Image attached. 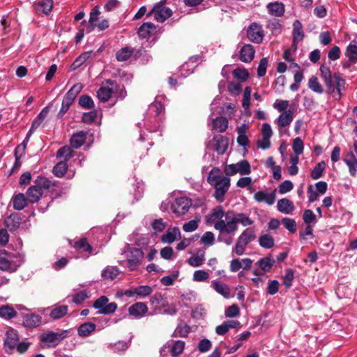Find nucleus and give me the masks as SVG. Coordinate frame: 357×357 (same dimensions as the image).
I'll return each instance as SVG.
<instances>
[{"label":"nucleus","mask_w":357,"mask_h":357,"mask_svg":"<svg viewBox=\"0 0 357 357\" xmlns=\"http://www.w3.org/2000/svg\"><path fill=\"white\" fill-rule=\"evenodd\" d=\"M230 178L222 174L218 167H213L207 177V182L214 188L213 197L220 203L225 201V194L230 187Z\"/></svg>","instance_id":"1"},{"label":"nucleus","mask_w":357,"mask_h":357,"mask_svg":"<svg viewBox=\"0 0 357 357\" xmlns=\"http://www.w3.org/2000/svg\"><path fill=\"white\" fill-rule=\"evenodd\" d=\"M321 77L326 88V93L333 94L335 91L337 93V99L342 97V91L344 90L346 81L340 73H331V69L326 65H321L320 68Z\"/></svg>","instance_id":"2"},{"label":"nucleus","mask_w":357,"mask_h":357,"mask_svg":"<svg viewBox=\"0 0 357 357\" xmlns=\"http://www.w3.org/2000/svg\"><path fill=\"white\" fill-rule=\"evenodd\" d=\"M214 228L219 232L218 241L223 243L227 245H230L233 243V235L236 230L226 219L215 222Z\"/></svg>","instance_id":"3"},{"label":"nucleus","mask_w":357,"mask_h":357,"mask_svg":"<svg viewBox=\"0 0 357 357\" xmlns=\"http://www.w3.org/2000/svg\"><path fill=\"white\" fill-rule=\"evenodd\" d=\"M256 231L253 227H248L244 229L238 237L232 252L238 256L243 255L246 250L247 245L255 240Z\"/></svg>","instance_id":"4"},{"label":"nucleus","mask_w":357,"mask_h":357,"mask_svg":"<svg viewBox=\"0 0 357 357\" xmlns=\"http://www.w3.org/2000/svg\"><path fill=\"white\" fill-rule=\"evenodd\" d=\"M151 305L154 306L155 311H159L162 314L168 315H174L176 314L175 305H169L165 296L161 293H156L153 295L149 300Z\"/></svg>","instance_id":"5"},{"label":"nucleus","mask_w":357,"mask_h":357,"mask_svg":"<svg viewBox=\"0 0 357 357\" xmlns=\"http://www.w3.org/2000/svg\"><path fill=\"white\" fill-rule=\"evenodd\" d=\"M127 267L130 271H135L142 264L144 253L140 248H132L127 244L126 249L124 251Z\"/></svg>","instance_id":"6"},{"label":"nucleus","mask_w":357,"mask_h":357,"mask_svg":"<svg viewBox=\"0 0 357 357\" xmlns=\"http://www.w3.org/2000/svg\"><path fill=\"white\" fill-rule=\"evenodd\" d=\"M225 219L227 220L237 231L238 224H241L243 227L252 225L254 221L243 213H236L234 211H227L225 213Z\"/></svg>","instance_id":"7"},{"label":"nucleus","mask_w":357,"mask_h":357,"mask_svg":"<svg viewBox=\"0 0 357 357\" xmlns=\"http://www.w3.org/2000/svg\"><path fill=\"white\" fill-rule=\"evenodd\" d=\"M109 299L105 296L98 298L93 304V307L98 310L101 314H113L117 309V305L114 302L108 303Z\"/></svg>","instance_id":"8"},{"label":"nucleus","mask_w":357,"mask_h":357,"mask_svg":"<svg viewBox=\"0 0 357 357\" xmlns=\"http://www.w3.org/2000/svg\"><path fill=\"white\" fill-rule=\"evenodd\" d=\"M68 335L67 330H63L59 333L49 331L43 333L40 336V340L43 342L49 344V347H56Z\"/></svg>","instance_id":"9"},{"label":"nucleus","mask_w":357,"mask_h":357,"mask_svg":"<svg viewBox=\"0 0 357 357\" xmlns=\"http://www.w3.org/2000/svg\"><path fill=\"white\" fill-rule=\"evenodd\" d=\"M191 206L192 200L186 197H177L174 202L171 204L172 212L178 217L185 214Z\"/></svg>","instance_id":"10"},{"label":"nucleus","mask_w":357,"mask_h":357,"mask_svg":"<svg viewBox=\"0 0 357 357\" xmlns=\"http://www.w3.org/2000/svg\"><path fill=\"white\" fill-rule=\"evenodd\" d=\"M152 15H154V19L157 22H164L167 19L172 16V11L169 8L159 6L158 3H157L147 14V16L149 17Z\"/></svg>","instance_id":"11"},{"label":"nucleus","mask_w":357,"mask_h":357,"mask_svg":"<svg viewBox=\"0 0 357 357\" xmlns=\"http://www.w3.org/2000/svg\"><path fill=\"white\" fill-rule=\"evenodd\" d=\"M247 36L254 43H261L264 36L262 26L256 22L252 23L248 28Z\"/></svg>","instance_id":"12"},{"label":"nucleus","mask_w":357,"mask_h":357,"mask_svg":"<svg viewBox=\"0 0 357 357\" xmlns=\"http://www.w3.org/2000/svg\"><path fill=\"white\" fill-rule=\"evenodd\" d=\"M17 266L10 260V254L6 250H0V270L14 273Z\"/></svg>","instance_id":"13"},{"label":"nucleus","mask_w":357,"mask_h":357,"mask_svg":"<svg viewBox=\"0 0 357 357\" xmlns=\"http://www.w3.org/2000/svg\"><path fill=\"white\" fill-rule=\"evenodd\" d=\"M149 308L146 303L137 302L128 307V314L135 319L144 317L148 312Z\"/></svg>","instance_id":"14"},{"label":"nucleus","mask_w":357,"mask_h":357,"mask_svg":"<svg viewBox=\"0 0 357 357\" xmlns=\"http://www.w3.org/2000/svg\"><path fill=\"white\" fill-rule=\"evenodd\" d=\"M225 211L222 206H217L212 208L210 213L205 216V220L207 224H215V222L223 220L222 218L225 216Z\"/></svg>","instance_id":"15"},{"label":"nucleus","mask_w":357,"mask_h":357,"mask_svg":"<svg viewBox=\"0 0 357 357\" xmlns=\"http://www.w3.org/2000/svg\"><path fill=\"white\" fill-rule=\"evenodd\" d=\"M18 341L19 337L16 331L11 330L8 331L4 340V348L6 351L10 353L16 347Z\"/></svg>","instance_id":"16"},{"label":"nucleus","mask_w":357,"mask_h":357,"mask_svg":"<svg viewBox=\"0 0 357 357\" xmlns=\"http://www.w3.org/2000/svg\"><path fill=\"white\" fill-rule=\"evenodd\" d=\"M50 311V317L54 319H59L66 316L68 311V307L67 305H54L47 309Z\"/></svg>","instance_id":"17"},{"label":"nucleus","mask_w":357,"mask_h":357,"mask_svg":"<svg viewBox=\"0 0 357 357\" xmlns=\"http://www.w3.org/2000/svg\"><path fill=\"white\" fill-rule=\"evenodd\" d=\"M275 190L271 193L264 191H258L255 195V199L258 202H265L268 205H273L275 201Z\"/></svg>","instance_id":"18"},{"label":"nucleus","mask_w":357,"mask_h":357,"mask_svg":"<svg viewBox=\"0 0 357 357\" xmlns=\"http://www.w3.org/2000/svg\"><path fill=\"white\" fill-rule=\"evenodd\" d=\"M21 217L19 214L13 213L7 217L4 220L5 226L10 231L17 230L21 225Z\"/></svg>","instance_id":"19"},{"label":"nucleus","mask_w":357,"mask_h":357,"mask_svg":"<svg viewBox=\"0 0 357 357\" xmlns=\"http://www.w3.org/2000/svg\"><path fill=\"white\" fill-rule=\"evenodd\" d=\"M293 45L296 48L297 43L304 38L302 24L299 20H295L293 24Z\"/></svg>","instance_id":"20"},{"label":"nucleus","mask_w":357,"mask_h":357,"mask_svg":"<svg viewBox=\"0 0 357 357\" xmlns=\"http://www.w3.org/2000/svg\"><path fill=\"white\" fill-rule=\"evenodd\" d=\"M255 53V51L252 45H245L240 51V60L245 63L250 62L254 59Z\"/></svg>","instance_id":"21"},{"label":"nucleus","mask_w":357,"mask_h":357,"mask_svg":"<svg viewBox=\"0 0 357 357\" xmlns=\"http://www.w3.org/2000/svg\"><path fill=\"white\" fill-rule=\"evenodd\" d=\"M277 208L280 212L284 214H289L294 211L295 207L291 200L287 198H282L278 202Z\"/></svg>","instance_id":"22"},{"label":"nucleus","mask_w":357,"mask_h":357,"mask_svg":"<svg viewBox=\"0 0 357 357\" xmlns=\"http://www.w3.org/2000/svg\"><path fill=\"white\" fill-rule=\"evenodd\" d=\"M215 150L219 155L224 154L228 148V140L222 135H216L213 137Z\"/></svg>","instance_id":"23"},{"label":"nucleus","mask_w":357,"mask_h":357,"mask_svg":"<svg viewBox=\"0 0 357 357\" xmlns=\"http://www.w3.org/2000/svg\"><path fill=\"white\" fill-rule=\"evenodd\" d=\"M41 317L36 314H27L23 317V325L27 328H36L41 324Z\"/></svg>","instance_id":"24"},{"label":"nucleus","mask_w":357,"mask_h":357,"mask_svg":"<svg viewBox=\"0 0 357 357\" xmlns=\"http://www.w3.org/2000/svg\"><path fill=\"white\" fill-rule=\"evenodd\" d=\"M293 119V112L291 109H288L282 112L275 120V122L280 128H284L289 126Z\"/></svg>","instance_id":"25"},{"label":"nucleus","mask_w":357,"mask_h":357,"mask_svg":"<svg viewBox=\"0 0 357 357\" xmlns=\"http://www.w3.org/2000/svg\"><path fill=\"white\" fill-rule=\"evenodd\" d=\"M43 193V191L40 190L38 186L33 185L28 188L26 195L29 202L36 203L40 200Z\"/></svg>","instance_id":"26"},{"label":"nucleus","mask_w":357,"mask_h":357,"mask_svg":"<svg viewBox=\"0 0 357 357\" xmlns=\"http://www.w3.org/2000/svg\"><path fill=\"white\" fill-rule=\"evenodd\" d=\"M211 286L216 292L221 294L225 298H229L230 288L227 284L217 280H213L211 282Z\"/></svg>","instance_id":"27"},{"label":"nucleus","mask_w":357,"mask_h":357,"mask_svg":"<svg viewBox=\"0 0 357 357\" xmlns=\"http://www.w3.org/2000/svg\"><path fill=\"white\" fill-rule=\"evenodd\" d=\"M344 162L349 167V174L353 177L357 175V159L352 152H350L344 159Z\"/></svg>","instance_id":"28"},{"label":"nucleus","mask_w":357,"mask_h":357,"mask_svg":"<svg viewBox=\"0 0 357 357\" xmlns=\"http://www.w3.org/2000/svg\"><path fill=\"white\" fill-rule=\"evenodd\" d=\"M177 236L181 237V232L178 227H174L172 229H169L166 233L162 235L161 240L163 243H172L176 240Z\"/></svg>","instance_id":"29"},{"label":"nucleus","mask_w":357,"mask_h":357,"mask_svg":"<svg viewBox=\"0 0 357 357\" xmlns=\"http://www.w3.org/2000/svg\"><path fill=\"white\" fill-rule=\"evenodd\" d=\"M86 139V135L84 131L73 134L70 140V145L74 149H78L84 144Z\"/></svg>","instance_id":"30"},{"label":"nucleus","mask_w":357,"mask_h":357,"mask_svg":"<svg viewBox=\"0 0 357 357\" xmlns=\"http://www.w3.org/2000/svg\"><path fill=\"white\" fill-rule=\"evenodd\" d=\"M270 13L276 17H281L284 13V5L282 2L275 1L268 4Z\"/></svg>","instance_id":"31"},{"label":"nucleus","mask_w":357,"mask_h":357,"mask_svg":"<svg viewBox=\"0 0 357 357\" xmlns=\"http://www.w3.org/2000/svg\"><path fill=\"white\" fill-rule=\"evenodd\" d=\"M119 273L120 271L116 266H107L102 270L101 277L105 280H112L119 275Z\"/></svg>","instance_id":"32"},{"label":"nucleus","mask_w":357,"mask_h":357,"mask_svg":"<svg viewBox=\"0 0 357 357\" xmlns=\"http://www.w3.org/2000/svg\"><path fill=\"white\" fill-rule=\"evenodd\" d=\"M27 197L23 193H18L13 198L14 209L21 211L27 206Z\"/></svg>","instance_id":"33"},{"label":"nucleus","mask_w":357,"mask_h":357,"mask_svg":"<svg viewBox=\"0 0 357 357\" xmlns=\"http://www.w3.org/2000/svg\"><path fill=\"white\" fill-rule=\"evenodd\" d=\"M155 29V26L152 22H145L138 29V36L142 38H149L151 31Z\"/></svg>","instance_id":"34"},{"label":"nucleus","mask_w":357,"mask_h":357,"mask_svg":"<svg viewBox=\"0 0 357 357\" xmlns=\"http://www.w3.org/2000/svg\"><path fill=\"white\" fill-rule=\"evenodd\" d=\"M114 93V89L106 86H101L97 91V96L100 101L105 102L109 100L112 94Z\"/></svg>","instance_id":"35"},{"label":"nucleus","mask_w":357,"mask_h":357,"mask_svg":"<svg viewBox=\"0 0 357 357\" xmlns=\"http://www.w3.org/2000/svg\"><path fill=\"white\" fill-rule=\"evenodd\" d=\"M96 329V324L92 322H86L79 326L77 333L80 337H87Z\"/></svg>","instance_id":"36"},{"label":"nucleus","mask_w":357,"mask_h":357,"mask_svg":"<svg viewBox=\"0 0 357 357\" xmlns=\"http://www.w3.org/2000/svg\"><path fill=\"white\" fill-rule=\"evenodd\" d=\"M204 260V252L199 250L195 255L188 259V263L193 267H198L202 265Z\"/></svg>","instance_id":"37"},{"label":"nucleus","mask_w":357,"mask_h":357,"mask_svg":"<svg viewBox=\"0 0 357 357\" xmlns=\"http://www.w3.org/2000/svg\"><path fill=\"white\" fill-rule=\"evenodd\" d=\"M213 129L220 132H224L228 128V121L225 117H217L213 121Z\"/></svg>","instance_id":"38"},{"label":"nucleus","mask_w":357,"mask_h":357,"mask_svg":"<svg viewBox=\"0 0 357 357\" xmlns=\"http://www.w3.org/2000/svg\"><path fill=\"white\" fill-rule=\"evenodd\" d=\"M134 53V50L130 47H125L120 49L116 53V58L118 61H127Z\"/></svg>","instance_id":"39"},{"label":"nucleus","mask_w":357,"mask_h":357,"mask_svg":"<svg viewBox=\"0 0 357 357\" xmlns=\"http://www.w3.org/2000/svg\"><path fill=\"white\" fill-rule=\"evenodd\" d=\"M326 165L324 161L318 162L316 166L313 168L310 173V177L313 180H317L322 177L323 173L326 169Z\"/></svg>","instance_id":"40"},{"label":"nucleus","mask_w":357,"mask_h":357,"mask_svg":"<svg viewBox=\"0 0 357 357\" xmlns=\"http://www.w3.org/2000/svg\"><path fill=\"white\" fill-rule=\"evenodd\" d=\"M17 315V312L8 305L0 306V317L5 319H10Z\"/></svg>","instance_id":"41"},{"label":"nucleus","mask_w":357,"mask_h":357,"mask_svg":"<svg viewBox=\"0 0 357 357\" xmlns=\"http://www.w3.org/2000/svg\"><path fill=\"white\" fill-rule=\"evenodd\" d=\"M91 52H85L75 59L71 64L70 70L73 71L79 68L91 56Z\"/></svg>","instance_id":"42"},{"label":"nucleus","mask_w":357,"mask_h":357,"mask_svg":"<svg viewBox=\"0 0 357 357\" xmlns=\"http://www.w3.org/2000/svg\"><path fill=\"white\" fill-rule=\"evenodd\" d=\"M275 262V261L274 259L269 257H266L259 259L257 262V264L259 265L260 268L264 272H268L271 269L272 266L274 265Z\"/></svg>","instance_id":"43"},{"label":"nucleus","mask_w":357,"mask_h":357,"mask_svg":"<svg viewBox=\"0 0 357 357\" xmlns=\"http://www.w3.org/2000/svg\"><path fill=\"white\" fill-rule=\"evenodd\" d=\"M34 185L38 186V188L43 191V190L50 189L54 185L49 178L43 176H38L34 182Z\"/></svg>","instance_id":"44"},{"label":"nucleus","mask_w":357,"mask_h":357,"mask_svg":"<svg viewBox=\"0 0 357 357\" xmlns=\"http://www.w3.org/2000/svg\"><path fill=\"white\" fill-rule=\"evenodd\" d=\"M308 87L314 93L321 94L324 93V88L319 83L316 76H312L308 81Z\"/></svg>","instance_id":"45"},{"label":"nucleus","mask_w":357,"mask_h":357,"mask_svg":"<svg viewBox=\"0 0 357 357\" xmlns=\"http://www.w3.org/2000/svg\"><path fill=\"white\" fill-rule=\"evenodd\" d=\"M82 89L83 85L81 83H77L71 87V89L67 92L64 98L73 102L77 96L81 92Z\"/></svg>","instance_id":"46"},{"label":"nucleus","mask_w":357,"mask_h":357,"mask_svg":"<svg viewBox=\"0 0 357 357\" xmlns=\"http://www.w3.org/2000/svg\"><path fill=\"white\" fill-rule=\"evenodd\" d=\"M134 293L139 298H144L151 295L153 292V289L149 285H142L134 287Z\"/></svg>","instance_id":"47"},{"label":"nucleus","mask_w":357,"mask_h":357,"mask_svg":"<svg viewBox=\"0 0 357 357\" xmlns=\"http://www.w3.org/2000/svg\"><path fill=\"white\" fill-rule=\"evenodd\" d=\"M68 169L66 161L58 162L53 168L52 172L56 177H62L65 175Z\"/></svg>","instance_id":"48"},{"label":"nucleus","mask_w":357,"mask_h":357,"mask_svg":"<svg viewBox=\"0 0 357 357\" xmlns=\"http://www.w3.org/2000/svg\"><path fill=\"white\" fill-rule=\"evenodd\" d=\"M74 248L77 250H82L84 252H87L88 253H91L92 247L88 243L86 238H82L75 243Z\"/></svg>","instance_id":"49"},{"label":"nucleus","mask_w":357,"mask_h":357,"mask_svg":"<svg viewBox=\"0 0 357 357\" xmlns=\"http://www.w3.org/2000/svg\"><path fill=\"white\" fill-rule=\"evenodd\" d=\"M345 56L351 62L357 63V45L350 43L346 49Z\"/></svg>","instance_id":"50"},{"label":"nucleus","mask_w":357,"mask_h":357,"mask_svg":"<svg viewBox=\"0 0 357 357\" xmlns=\"http://www.w3.org/2000/svg\"><path fill=\"white\" fill-rule=\"evenodd\" d=\"M259 243L261 247L269 249L274 245V239L269 234H263L259 238Z\"/></svg>","instance_id":"51"},{"label":"nucleus","mask_w":357,"mask_h":357,"mask_svg":"<svg viewBox=\"0 0 357 357\" xmlns=\"http://www.w3.org/2000/svg\"><path fill=\"white\" fill-rule=\"evenodd\" d=\"M237 173L241 175L249 174L251 172V167L250 163L247 160H241L235 164Z\"/></svg>","instance_id":"52"},{"label":"nucleus","mask_w":357,"mask_h":357,"mask_svg":"<svg viewBox=\"0 0 357 357\" xmlns=\"http://www.w3.org/2000/svg\"><path fill=\"white\" fill-rule=\"evenodd\" d=\"M105 84L112 86V88L114 89V92L118 93V96L121 98H125L126 96V91L124 89V86H122L121 87L116 83L115 81L108 79L105 80Z\"/></svg>","instance_id":"53"},{"label":"nucleus","mask_w":357,"mask_h":357,"mask_svg":"<svg viewBox=\"0 0 357 357\" xmlns=\"http://www.w3.org/2000/svg\"><path fill=\"white\" fill-rule=\"evenodd\" d=\"M79 105L84 109H92L94 107V102L91 97L88 95H82L79 98Z\"/></svg>","instance_id":"54"},{"label":"nucleus","mask_w":357,"mask_h":357,"mask_svg":"<svg viewBox=\"0 0 357 357\" xmlns=\"http://www.w3.org/2000/svg\"><path fill=\"white\" fill-rule=\"evenodd\" d=\"M266 26L271 31L273 34L278 35L281 32L282 24L279 22L278 20L273 19L269 20Z\"/></svg>","instance_id":"55"},{"label":"nucleus","mask_w":357,"mask_h":357,"mask_svg":"<svg viewBox=\"0 0 357 357\" xmlns=\"http://www.w3.org/2000/svg\"><path fill=\"white\" fill-rule=\"evenodd\" d=\"M185 347V342L181 340H177L173 343L171 347V354L173 356H176L181 354Z\"/></svg>","instance_id":"56"},{"label":"nucleus","mask_w":357,"mask_h":357,"mask_svg":"<svg viewBox=\"0 0 357 357\" xmlns=\"http://www.w3.org/2000/svg\"><path fill=\"white\" fill-rule=\"evenodd\" d=\"M53 2L51 0H43L38 3V9L45 15H48L52 9Z\"/></svg>","instance_id":"57"},{"label":"nucleus","mask_w":357,"mask_h":357,"mask_svg":"<svg viewBox=\"0 0 357 357\" xmlns=\"http://www.w3.org/2000/svg\"><path fill=\"white\" fill-rule=\"evenodd\" d=\"M72 156L73 151L70 147L68 146H62L57 151L56 157L64 158L66 161L70 158Z\"/></svg>","instance_id":"58"},{"label":"nucleus","mask_w":357,"mask_h":357,"mask_svg":"<svg viewBox=\"0 0 357 357\" xmlns=\"http://www.w3.org/2000/svg\"><path fill=\"white\" fill-rule=\"evenodd\" d=\"M282 223L291 233L294 234L296 231V222L294 219L284 218L282 220Z\"/></svg>","instance_id":"59"},{"label":"nucleus","mask_w":357,"mask_h":357,"mask_svg":"<svg viewBox=\"0 0 357 357\" xmlns=\"http://www.w3.org/2000/svg\"><path fill=\"white\" fill-rule=\"evenodd\" d=\"M293 188V183L289 180H286L280 184L278 191L280 194L283 195L290 192Z\"/></svg>","instance_id":"60"},{"label":"nucleus","mask_w":357,"mask_h":357,"mask_svg":"<svg viewBox=\"0 0 357 357\" xmlns=\"http://www.w3.org/2000/svg\"><path fill=\"white\" fill-rule=\"evenodd\" d=\"M233 75L235 78L243 82L248 78L249 74L246 69L238 68L233 71Z\"/></svg>","instance_id":"61"},{"label":"nucleus","mask_w":357,"mask_h":357,"mask_svg":"<svg viewBox=\"0 0 357 357\" xmlns=\"http://www.w3.org/2000/svg\"><path fill=\"white\" fill-rule=\"evenodd\" d=\"M100 12L99 10V6H95L90 13V17L89 20V23L92 27H95L96 25V22L98 20V15H100Z\"/></svg>","instance_id":"62"},{"label":"nucleus","mask_w":357,"mask_h":357,"mask_svg":"<svg viewBox=\"0 0 357 357\" xmlns=\"http://www.w3.org/2000/svg\"><path fill=\"white\" fill-rule=\"evenodd\" d=\"M303 219L305 224L310 225L311 223L316 222V215L312 210L306 209L303 215Z\"/></svg>","instance_id":"63"},{"label":"nucleus","mask_w":357,"mask_h":357,"mask_svg":"<svg viewBox=\"0 0 357 357\" xmlns=\"http://www.w3.org/2000/svg\"><path fill=\"white\" fill-rule=\"evenodd\" d=\"M199 219L192 220L183 225V229L185 232H192L198 228Z\"/></svg>","instance_id":"64"}]
</instances>
